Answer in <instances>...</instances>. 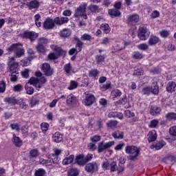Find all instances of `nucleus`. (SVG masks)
<instances>
[{
  "instance_id": "obj_19",
  "label": "nucleus",
  "mask_w": 176,
  "mask_h": 176,
  "mask_svg": "<svg viewBox=\"0 0 176 176\" xmlns=\"http://www.w3.org/2000/svg\"><path fill=\"white\" fill-rule=\"evenodd\" d=\"M4 102H7V104L10 105H16V104H19V100L16 99L14 96H8L4 98Z\"/></svg>"
},
{
  "instance_id": "obj_17",
  "label": "nucleus",
  "mask_w": 176,
  "mask_h": 176,
  "mask_svg": "<svg viewBox=\"0 0 176 176\" xmlns=\"http://www.w3.org/2000/svg\"><path fill=\"white\" fill-rule=\"evenodd\" d=\"M51 49H53L54 50H55V52H56V56H58V57L59 56H65L67 54V51L62 50L60 47H58L57 45H51Z\"/></svg>"
},
{
  "instance_id": "obj_29",
  "label": "nucleus",
  "mask_w": 176,
  "mask_h": 176,
  "mask_svg": "<svg viewBox=\"0 0 176 176\" xmlns=\"http://www.w3.org/2000/svg\"><path fill=\"white\" fill-rule=\"evenodd\" d=\"M54 142L58 143L63 141V135L60 132L55 133L52 136Z\"/></svg>"
},
{
  "instance_id": "obj_11",
  "label": "nucleus",
  "mask_w": 176,
  "mask_h": 176,
  "mask_svg": "<svg viewBox=\"0 0 176 176\" xmlns=\"http://www.w3.org/2000/svg\"><path fill=\"white\" fill-rule=\"evenodd\" d=\"M54 24H56L54 19L53 20L52 18H47L44 21L43 27L44 30L48 31V30H53V28H54Z\"/></svg>"
},
{
  "instance_id": "obj_40",
  "label": "nucleus",
  "mask_w": 176,
  "mask_h": 176,
  "mask_svg": "<svg viewBox=\"0 0 176 176\" xmlns=\"http://www.w3.org/2000/svg\"><path fill=\"white\" fill-rule=\"evenodd\" d=\"M164 145H166L165 142H157V144H155V145L151 146V149H153V148H155V149L156 151H159V150L162 149V148H163V146H164Z\"/></svg>"
},
{
  "instance_id": "obj_25",
  "label": "nucleus",
  "mask_w": 176,
  "mask_h": 176,
  "mask_svg": "<svg viewBox=\"0 0 176 176\" xmlns=\"http://www.w3.org/2000/svg\"><path fill=\"white\" fill-rule=\"evenodd\" d=\"M151 91L152 94H154L155 96H157L159 94V85H157V82L153 81L152 82Z\"/></svg>"
},
{
  "instance_id": "obj_64",
  "label": "nucleus",
  "mask_w": 176,
  "mask_h": 176,
  "mask_svg": "<svg viewBox=\"0 0 176 176\" xmlns=\"http://www.w3.org/2000/svg\"><path fill=\"white\" fill-rule=\"evenodd\" d=\"M132 56H133V58H136V59H141V58H142V54H141L138 52H133Z\"/></svg>"
},
{
  "instance_id": "obj_8",
  "label": "nucleus",
  "mask_w": 176,
  "mask_h": 176,
  "mask_svg": "<svg viewBox=\"0 0 176 176\" xmlns=\"http://www.w3.org/2000/svg\"><path fill=\"white\" fill-rule=\"evenodd\" d=\"M41 71L45 76H52L54 74V69L50 67L49 63H43L41 66Z\"/></svg>"
},
{
  "instance_id": "obj_61",
  "label": "nucleus",
  "mask_w": 176,
  "mask_h": 176,
  "mask_svg": "<svg viewBox=\"0 0 176 176\" xmlns=\"http://www.w3.org/2000/svg\"><path fill=\"white\" fill-rule=\"evenodd\" d=\"M41 127L42 131L46 132L47 130H49V124L46 122H43L41 124Z\"/></svg>"
},
{
  "instance_id": "obj_63",
  "label": "nucleus",
  "mask_w": 176,
  "mask_h": 176,
  "mask_svg": "<svg viewBox=\"0 0 176 176\" xmlns=\"http://www.w3.org/2000/svg\"><path fill=\"white\" fill-rule=\"evenodd\" d=\"M101 45H109V43H111V39L109 37L104 38L101 41Z\"/></svg>"
},
{
  "instance_id": "obj_38",
  "label": "nucleus",
  "mask_w": 176,
  "mask_h": 176,
  "mask_svg": "<svg viewBox=\"0 0 176 176\" xmlns=\"http://www.w3.org/2000/svg\"><path fill=\"white\" fill-rule=\"evenodd\" d=\"M109 14H110L111 17H119V16H120V11L116 9L109 10Z\"/></svg>"
},
{
  "instance_id": "obj_24",
  "label": "nucleus",
  "mask_w": 176,
  "mask_h": 176,
  "mask_svg": "<svg viewBox=\"0 0 176 176\" xmlns=\"http://www.w3.org/2000/svg\"><path fill=\"white\" fill-rule=\"evenodd\" d=\"M58 35L60 38H68L71 35V30L68 28L63 29L58 32Z\"/></svg>"
},
{
  "instance_id": "obj_50",
  "label": "nucleus",
  "mask_w": 176,
  "mask_h": 176,
  "mask_svg": "<svg viewBox=\"0 0 176 176\" xmlns=\"http://www.w3.org/2000/svg\"><path fill=\"white\" fill-rule=\"evenodd\" d=\"M166 118L168 120H176V113H168Z\"/></svg>"
},
{
  "instance_id": "obj_51",
  "label": "nucleus",
  "mask_w": 176,
  "mask_h": 176,
  "mask_svg": "<svg viewBox=\"0 0 176 176\" xmlns=\"http://www.w3.org/2000/svg\"><path fill=\"white\" fill-rule=\"evenodd\" d=\"M82 41H88L90 42V41H93V37H91V35L88 34H84L81 36Z\"/></svg>"
},
{
  "instance_id": "obj_3",
  "label": "nucleus",
  "mask_w": 176,
  "mask_h": 176,
  "mask_svg": "<svg viewBox=\"0 0 176 176\" xmlns=\"http://www.w3.org/2000/svg\"><path fill=\"white\" fill-rule=\"evenodd\" d=\"M86 8H87V3H83L80 5L74 11V17L78 19L79 17H83L84 20H87V14H86Z\"/></svg>"
},
{
  "instance_id": "obj_6",
  "label": "nucleus",
  "mask_w": 176,
  "mask_h": 176,
  "mask_svg": "<svg viewBox=\"0 0 176 176\" xmlns=\"http://www.w3.org/2000/svg\"><path fill=\"white\" fill-rule=\"evenodd\" d=\"M151 35V32L146 27H140L138 30V36L140 41H146L149 36Z\"/></svg>"
},
{
  "instance_id": "obj_28",
  "label": "nucleus",
  "mask_w": 176,
  "mask_h": 176,
  "mask_svg": "<svg viewBox=\"0 0 176 176\" xmlns=\"http://www.w3.org/2000/svg\"><path fill=\"white\" fill-rule=\"evenodd\" d=\"M54 151V153H51L50 155V159H54V160H56V159H57V160H58V156L61 155V152H63V151H61V149L55 148Z\"/></svg>"
},
{
  "instance_id": "obj_36",
  "label": "nucleus",
  "mask_w": 176,
  "mask_h": 176,
  "mask_svg": "<svg viewBox=\"0 0 176 176\" xmlns=\"http://www.w3.org/2000/svg\"><path fill=\"white\" fill-rule=\"evenodd\" d=\"M28 6L30 10L32 9H38V8H39V3L36 0H34L30 1Z\"/></svg>"
},
{
  "instance_id": "obj_7",
  "label": "nucleus",
  "mask_w": 176,
  "mask_h": 176,
  "mask_svg": "<svg viewBox=\"0 0 176 176\" xmlns=\"http://www.w3.org/2000/svg\"><path fill=\"white\" fill-rule=\"evenodd\" d=\"M115 145V142L111 141L104 144V142H101L98 143V153H102L104 151H106V149H109L111 146H113Z\"/></svg>"
},
{
  "instance_id": "obj_33",
  "label": "nucleus",
  "mask_w": 176,
  "mask_h": 176,
  "mask_svg": "<svg viewBox=\"0 0 176 176\" xmlns=\"http://www.w3.org/2000/svg\"><path fill=\"white\" fill-rule=\"evenodd\" d=\"M74 159H75V155H71L69 157H66L63 160V164H64V166L71 164V163H72V162H74Z\"/></svg>"
},
{
  "instance_id": "obj_46",
  "label": "nucleus",
  "mask_w": 176,
  "mask_h": 176,
  "mask_svg": "<svg viewBox=\"0 0 176 176\" xmlns=\"http://www.w3.org/2000/svg\"><path fill=\"white\" fill-rule=\"evenodd\" d=\"M79 175V170L76 168H72L68 170V176H78Z\"/></svg>"
},
{
  "instance_id": "obj_47",
  "label": "nucleus",
  "mask_w": 176,
  "mask_h": 176,
  "mask_svg": "<svg viewBox=\"0 0 176 176\" xmlns=\"http://www.w3.org/2000/svg\"><path fill=\"white\" fill-rule=\"evenodd\" d=\"M17 75H19L17 70H15L14 72H11V78H10L11 82H16L17 80V78H18Z\"/></svg>"
},
{
  "instance_id": "obj_5",
  "label": "nucleus",
  "mask_w": 176,
  "mask_h": 176,
  "mask_svg": "<svg viewBox=\"0 0 176 176\" xmlns=\"http://www.w3.org/2000/svg\"><path fill=\"white\" fill-rule=\"evenodd\" d=\"M126 153H129V159L131 160H134L138 155H140V150L135 146H128L125 149Z\"/></svg>"
},
{
  "instance_id": "obj_14",
  "label": "nucleus",
  "mask_w": 176,
  "mask_h": 176,
  "mask_svg": "<svg viewBox=\"0 0 176 176\" xmlns=\"http://www.w3.org/2000/svg\"><path fill=\"white\" fill-rule=\"evenodd\" d=\"M63 70L65 72L66 75H71V74H76L78 70H75L72 68L71 63H67L63 67Z\"/></svg>"
},
{
  "instance_id": "obj_44",
  "label": "nucleus",
  "mask_w": 176,
  "mask_h": 176,
  "mask_svg": "<svg viewBox=\"0 0 176 176\" xmlns=\"http://www.w3.org/2000/svg\"><path fill=\"white\" fill-rule=\"evenodd\" d=\"M98 74H100V72L96 69H92L89 72L90 78H96V76H98Z\"/></svg>"
},
{
  "instance_id": "obj_39",
  "label": "nucleus",
  "mask_w": 176,
  "mask_h": 176,
  "mask_svg": "<svg viewBox=\"0 0 176 176\" xmlns=\"http://www.w3.org/2000/svg\"><path fill=\"white\" fill-rule=\"evenodd\" d=\"M100 30L104 32V34H109L111 32V28L107 23H103L100 25Z\"/></svg>"
},
{
  "instance_id": "obj_53",
  "label": "nucleus",
  "mask_w": 176,
  "mask_h": 176,
  "mask_svg": "<svg viewBox=\"0 0 176 176\" xmlns=\"http://www.w3.org/2000/svg\"><path fill=\"white\" fill-rule=\"evenodd\" d=\"M157 124H159V120H153L151 121L148 127H151V129H156V127H157Z\"/></svg>"
},
{
  "instance_id": "obj_62",
  "label": "nucleus",
  "mask_w": 176,
  "mask_h": 176,
  "mask_svg": "<svg viewBox=\"0 0 176 176\" xmlns=\"http://www.w3.org/2000/svg\"><path fill=\"white\" fill-rule=\"evenodd\" d=\"M148 45L146 43H142L138 45V48L140 49V50H148Z\"/></svg>"
},
{
  "instance_id": "obj_21",
  "label": "nucleus",
  "mask_w": 176,
  "mask_h": 176,
  "mask_svg": "<svg viewBox=\"0 0 176 176\" xmlns=\"http://www.w3.org/2000/svg\"><path fill=\"white\" fill-rule=\"evenodd\" d=\"M175 89H176L175 82L171 81L168 82L166 86V91H168V93H174V91H175Z\"/></svg>"
},
{
  "instance_id": "obj_43",
  "label": "nucleus",
  "mask_w": 176,
  "mask_h": 176,
  "mask_svg": "<svg viewBox=\"0 0 176 176\" xmlns=\"http://www.w3.org/2000/svg\"><path fill=\"white\" fill-rule=\"evenodd\" d=\"M107 126L109 129H113L118 126V121L116 120H110L107 122Z\"/></svg>"
},
{
  "instance_id": "obj_42",
  "label": "nucleus",
  "mask_w": 176,
  "mask_h": 176,
  "mask_svg": "<svg viewBox=\"0 0 176 176\" xmlns=\"http://www.w3.org/2000/svg\"><path fill=\"white\" fill-rule=\"evenodd\" d=\"M87 9L89 10L88 14H90L92 12H100V8L97 5H90Z\"/></svg>"
},
{
  "instance_id": "obj_54",
  "label": "nucleus",
  "mask_w": 176,
  "mask_h": 176,
  "mask_svg": "<svg viewBox=\"0 0 176 176\" xmlns=\"http://www.w3.org/2000/svg\"><path fill=\"white\" fill-rule=\"evenodd\" d=\"M151 87H145L144 88L142 89V94L149 96L151 94Z\"/></svg>"
},
{
  "instance_id": "obj_23",
  "label": "nucleus",
  "mask_w": 176,
  "mask_h": 176,
  "mask_svg": "<svg viewBox=\"0 0 176 176\" xmlns=\"http://www.w3.org/2000/svg\"><path fill=\"white\" fill-rule=\"evenodd\" d=\"M98 53H100V54L96 55V60L98 64H102V63L105 61L106 56L105 54H101V53H102V50H98Z\"/></svg>"
},
{
  "instance_id": "obj_30",
  "label": "nucleus",
  "mask_w": 176,
  "mask_h": 176,
  "mask_svg": "<svg viewBox=\"0 0 176 176\" xmlns=\"http://www.w3.org/2000/svg\"><path fill=\"white\" fill-rule=\"evenodd\" d=\"M156 138H157L156 131L153 130L148 133V140L149 142H153V141H156Z\"/></svg>"
},
{
  "instance_id": "obj_1",
  "label": "nucleus",
  "mask_w": 176,
  "mask_h": 176,
  "mask_svg": "<svg viewBox=\"0 0 176 176\" xmlns=\"http://www.w3.org/2000/svg\"><path fill=\"white\" fill-rule=\"evenodd\" d=\"M35 75L37 76V78H30L29 80V83H30V85H33V86H35V87L39 90L42 87V85H45V83L47 82V80L41 72H36Z\"/></svg>"
},
{
  "instance_id": "obj_52",
  "label": "nucleus",
  "mask_w": 176,
  "mask_h": 176,
  "mask_svg": "<svg viewBox=\"0 0 176 176\" xmlns=\"http://www.w3.org/2000/svg\"><path fill=\"white\" fill-rule=\"evenodd\" d=\"M110 171L111 173H113L118 170V165L116 164V162H112L110 164Z\"/></svg>"
},
{
  "instance_id": "obj_12",
  "label": "nucleus",
  "mask_w": 176,
  "mask_h": 176,
  "mask_svg": "<svg viewBox=\"0 0 176 176\" xmlns=\"http://www.w3.org/2000/svg\"><path fill=\"white\" fill-rule=\"evenodd\" d=\"M23 38H25V39H30L31 42H34V41L38 38V34L35 33V32H25Z\"/></svg>"
},
{
  "instance_id": "obj_41",
  "label": "nucleus",
  "mask_w": 176,
  "mask_h": 176,
  "mask_svg": "<svg viewBox=\"0 0 176 176\" xmlns=\"http://www.w3.org/2000/svg\"><path fill=\"white\" fill-rule=\"evenodd\" d=\"M27 53H28V58L29 61H32V60H34V58H35V52L32 49L28 48Z\"/></svg>"
},
{
  "instance_id": "obj_57",
  "label": "nucleus",
  "mask_w": 176,
  "mask_h": 176,
  "mask_svg": "<svg viewBox=\"0 0 176 176\" xmlns=\"http://www.w3.org/2000/svg\"><path fill=\"white\" fill-rule=\"evenodd\" d=\"M78 87V82L76 81L72 80L70 82V85L68 87L69 90H74V89H76Z\"/></svg>"
},
{
  "instance_id": "obj_31",
  "label": "nucleus",
  "mask_w": 176,
  "mask_h": 176,
  "mask_svg": "<svg viewBox=\"0 0 176 176\" xmlns=\"http://www.w3.org/2000/svg\"><path fill=\"white\" fill-rule=\"evenodd\" d=\"M160 112H162V109L157 107H151L150 113L153 116H156V115H160Z\"/></svg>"
},
{
  "instance_id": "obj_35",
  "label": "nucleus",
  "mask_w": 176,
  "mask_h": 176,
  "mask_svg": "<svg viewBox=\"0 0 176 176\" xmlns=\"http://www.w3.org/2000/svg\"><path fill=\"white\" fill-rule=\"evenodd\" d=\"M128 21L130 23H138L140 21V16L138 14H133L128 17Z\"/></svg>"
},
{
  "instance_id": "obj_59",
  "label": "nucleus",
  "mask_w": 176,
  "mask_h": 176,
  "mask_svg": "<svg viewBox=\"0 0 176 176\" xmlns=\"http://www.w3.org/2000/svg\"><path fill=\"white\" fill-rule=\"evenodd\" d=\"M169 134L172 137H176V126H172L169 129Z\"/></svg>"
},
{
  "instance_id": "obj_13",
  "label": "nucleus",
  "mask_w": 176,
  "mask_h": 176,
  "mask_svg": "<svg viewBox=\"0 0 176 176\" xmlns=\"http://www.w3.org/2000/svg\"><path fill=\"white\" fill-rule=\"evenodd\" d=\"M66 103L69 107H72V105L78 104V99L74 96V94H71L67 96Z\"/></svg>"
},
{
  "instance_id": "obj_4",
  "label": "nucleus",
  "mask_w": 176,
  "mask_h": 176,
  "mask_svg": "<svg viewBox=\"0 0 176 176\" xmlns=\"http://www.w3.org/2000/svg\"><path fill=\"white\" fill-rule=\"evenodd\" d=\"M94 101H96V98L93 94H90L89 92H85L84 94L82 104L85 105V107H91V105L94 104Z\"/></svg>"
},
{
  "instance_id": "obj_58",
  "label": "nucleus",
  "mask_w": 176,
  "mask_h": 176,
  "mask_svg": "<svg viewBox=\"0 0 176 176\" xmlns=\"http://www.w3.org/2000/svg\"><path fill=\"white\" fill-rule=\"evenodd\" d=\"M5 90H6V83H5V81L1 80L0 81V93L5 92Z\"/></svg>"
},
{
  "instance_id": "obj_20",
  "label": "nucleus",
  "mask_w": 176,
  "mask_h": 176,
  "mask_svg": "<svg viewBox=\"0 0 176 176\" xmlns=\"http://www.w3.org/2000/svg\"><path fill=\"white\" fill-rule=\"evenodd\" d=\"M111 135L115 140H123L124 138V133L122 131H116L112 133Z\"/></svg>"
},
{
  "instance_id": "obj_34",
  "label": "nucleus",
  "mask_w": 176,
  "mask_h": 176,
  "mask_svg": "<svg viewBox=\"0 0 176 176\" xmlns=\"http://www.w3.org/2000/svg\"><path fill=\"white\" fill-rule=\"evenodd\" d=\"M53 164H54V166H57V164H58V160L57 158H55V160L52 158L47 160L45 162V166H47V167H49V166H53Z\"/></svg>"
},
{
  "instance_id": "obj_45",
  "label": "nucleus",
  "mask_w": 176,
  "mask_h": 176,
  "mask_svg": "<svg viewBox=\"0 0 176 176\" xmlns=\"http://www.w3.org/2000/svg\"><path fill=\"white\" fill-rule=\"evenodd\" d=\"M46 175V171L43 168H38L36 170L34 176H45Z\"/></svg>"
},
{
  "instance_id": "obj_16",
  "label": "nucleus",
  "mask_w": 176,
  "mask_h": 176,
  "mask_svg": "<svg viewBox=\"0 0 176 176\" xmlns=\"http://www.w3.org/2000/svg\"><path fill=\"white\" fill-rule=\"evenodd\" d=\"M51 49H53L54 50H55V52H56V56H58V57L59 56H65L67 54V51L62 50L60 47H58L57 45H51Z\"/></svg>"
},
{
  "instance_id": "obj_18",
  "label": "nucleus",
  "mask_w": 176,
  "mask_h": 176,
  "mask_svg": "<svg viewBox=\"0 0 176 176\" xmlns=\"http://www.w3.org/2000/svg\"><path fill=\"white\" fill-rule=\"evenodd\" d=\"M69 21V19H68V17H56L54 19V22H55V24H56L57 25H63V24H67V23H68Z\"/></svg>"
},
{
  "instance_id": "obj_22",
  "label": "nucleus",
  "mask_w": 176,
  "mask_h": 176,
  "mask_svg": "<svg viewBox=\"0 0 176 176\" xmlns=\"http://www.w3.org/2000/svg\"><path fill=\"white\" fill-rule=\"evenodd\" d=\"M162 162L165 163V164H174L176 162L175 157L173 155H170L168 157H166L162 160Z\"/></svg>"
},
{
  "instance_id": "obj_26",
  "label": "nucleus",
  "mask_w": 176,
  "mask_h": 176,
  "mask_svg": "<svg viewBox=\"0 0 176 176\" xmlns=\"http://www.w3.org/2000/svg\"><path fill=\"white\" fill-rule=\"evenodd\" d=\"M76 163L78 164V166H83L85 164L86 161L85 160V157L83 155H79L76 157L75 159Z\"/></svg>"
},
{
  "instance_id": "obj_55",
  "label": "nucleus",
  "mask_w": 176,
  "mask_h": 176,
  "mask_svg": "<svg viewBox=\"0 0 176 176\" xmlns=\"http://www.w3.org/2000/svg\"><path fill=\"white\" fill-rule=\"evenodd\" d=\"M39 155V152L38 151L37 149H32L30 152V156L31 157H38Z\"/></svg>"
},
{
  "instance_id": "obj_56",
  "label": "nucleus",
  "mask_w": 176,
  "mask_h": 176,
  "mask_svg": "<svg viewBox=\"0 0 176 176\" xmlns=\"http://www.w3.org/2000/svg\"><path fill=\"white\" fill-rule=\"evenodd\" d=\"M36 49L38 53H45V47L42 44H39L36 47Z\"/></svg>"
},
{
  "instance_id": "obj_2",
  "label": "nucleus",
  "mask_w": 176,
  "mask_h": 176,
  "mask_svg": "<svg viewBox=\"0 0 176 176\" xmlns=\"http://www.w3.org/2000/svg\"><path fill=\"white\" fill-rule=\"evenodd\" d=\"M8 52H13L15 57L16 58H20V57H23L25 51L24 48H23V45L20 43L12 44L8 49Z\"/></svg>"
},
{
  "instance_id": "obj_49",
  "label": "nucleus",
  "mask_w": 176,
  "mask_h": 176,
  "mask_svg": "<svg viewBox=\"0 0 176 176\" xmlns=\"http://www.w3.org/2000/svg\"><path fill=\"white\" fill-rule=\"evenodd\" d=\"M18 104H19L20 108H21L22 109H24V111H25L28 108V104H25V102H24L23 99H21V101L19 100Z\"/></svg>"
},
{
  "instance_id": "obj_37",
  "label": "nucleus",
  "mask_w": 176,
  "mask_h": 176,
  "mask_svg": "<svg viewBox=\"0 0 176 176\" xmlns=\"http://www.w3.org/2000/svg\"><path fill=\"white\" fill-rule=\"evenodd\" d=\"M74 41H76V47H78V52H82V48L83 47V42L80 41L78 37H74Z\"/></svg>"
},
{
  "instance_id": "obj_15",
  "label": "nucleus",
  "mask_w": 176,
  "mask_h": 176,
  "mask_svg": "<svg viewBox=\"0 0 176 176\" xmlns=\"http://www.w3.org/2000/svg\"><path fill=\"white\" fill-rule=\"evenodd\" d=\"M160 42V38H159V37L153 34H151L150 38H148V45L149 46H155V45H157V43Z\"/></svg>"
},
{
  "instance_id": "obj_60",
  "label": "nucleus",
  "mask_w": 176,
  "mask_h": 176,
  "mask_svg": "<svg viewBox=\"0 0 176 176\" xmlns=\"http://www.w3.org/2000/svg\"><path fill=\"white\" fill-rule=\"evenodd\" d=\"M25 89L26 90L27 94H29V96H32V94H34V87L25 86Z\"/></svg>"
},
{
  "instance_id": "obj_9",
  "label": "nucleus",
  "mask_w": 176,
  "mask_h": 176,
  "mask_svg": "<svg viewBox=\"0 0 176 176\" xmlns=\"http://www.w3.org/2000/svg\"><path fill=\"white\" fill-rule=\"evenodd\" d=\"M15 60L14 57H11L8 59V65L10 72H14L19 67V63L16 62Z\"/></svg>"
},
{
  "instance_id": "obj_27",
  "label": "nucleus",
  "mask_w": 176,
  "mask_h": 176,
  "mask_svg": "<svg viewBox=\"0 0 176 176\" xmlns=\"http://www.w3.org/2000/svg\"><path fill=\"white\" fill-rule=\"evenodd\" d=\"M12 137V142L15 146L20 147L23 145V140H21V139L16 136L15 134H14Z\"/></svg>"
},
{
  "instance_id": "obj_32",
  "label": "nucleus",
  "mask_w": 176,
  "mask_h": 176,
  "mask_svg": "<svg viewBox=\"0 0 176 176\" xmlns=\"http://www.w3.org/2000/svg\"><path fill=\"white\" fill-rule=\"evenodd\" d=\"M111 96L112 97V100H115L116 98H119V97L122 96V91L119 89H113L111 91Z\"/></svg>"
},
{
  "instance_id": "obj_10",
  "label": "nucleus",
  "mask_w": 176,
  "mask_h": 176,
  "mask_svg": "<svg viewBox=\"0 0 176 176\" xmlns=\"http://www.w3.org/2000/svg\"><path fill=\"white\" fill-rule=\"evenodd\" d=\"M85 170L87 173H91L93 174L96 173V171H98V165L96 162H89L86 164Z\"/></svg>"
},
{
  "instance_id": "obj_48",
  "label": "nucleus",
  "mask_w": 176,
  "mask_h": 176,
  "mask_svg": "<svg viewBox=\"0 0 176 176\" xmlns=\"http://www.w3.org/2000/svg\"><path fill=\"white\" fill-rule=\"evenodd\" d=\"M30 107H35L37 104H39V99L38 98L32 97L30 100Z\"/></svg>"
}]
</instances>
